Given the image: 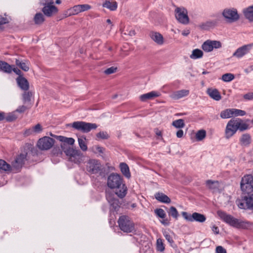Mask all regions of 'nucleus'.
Segmentation results:
<instances>
[{"label":"nucleus","mask_w":253,"mask_h":253,"mask_svg":"<svg viewBox=\"0 0 253 253\" xmlns=\"http://www.w3.org/2000/svg\"><path fill=\"white\" fill-rule=\"evenodd\" d=\"M71 125L75 129L84 133L88 132L91 129H95L97 127V126L95 124L86 123L82 121L75 122Z\"/></svg>","instance_id":"5"},{"label":"nucleus","mask_w":253,"mask_h":253,"mask_svg":"<svg viewBox=\"0 0 253 253\" xmlns=\"http://www.w3.org/2000/svg\"><path fill=\"white\" fill-rule=\"evenodd\" d=\"M190 33V31L188 30H184L182 31V35L184 36H188Z\"/></svg>","instance_id":"63"},{"label":"nucleus","mask_w":253,"mask_h":253,"mask_svg":"<svg viewBox=\"0 0 253 253\" xmlns=\"http://www.w3.org/2000/svg\"><path fill=\"white\" fill-rule=\"evenodd\" d=\"M44 20V15L40 12L37 13L34 17V21L36 25H42Z\"/></svg>","instance_id":"33"},{"label":"nucleus","mask_w":253,"mask_h":253,"mask_svg":"<svg viewBox=\"0 0 253 253\" xmlns=\"http://www.w3.org/2000/svg\"><path fill=\"white\" fill-rule=\"evenodd\" d=\"M57 137L60 141L69 145H73L75 142V140L73 138H68L62 136H58Z\"/></svg>","instance_id":"38"},{"label":"nucleus","mask_w":253,"mask_h":253,"mask_svg":"<svg viewBox=\"0 0 253 253\" xmlns=\"http://www.w3.org/2000/svg\"><path fill=\"white\" fill-rule=\"evenodd\" d=\"M189 93V90L182 89L172 92L170 97L174 100H177L183 97L187 96Z\"/></svg>","instance_id":"22"},{"label":"nucleus","mask_w":253,"mask_h":253,"mask_svg":"<svg viewBox=\"0 0 253 253\" xmlns=\"http://www.w3.org/2000/svg\"><path fill=\"white\" fill-rule=\"evenodd\" d=\"M217 213L221 219L235 228L239 229H248L251 226L250 222L236 218L222 211H218Z\"/></svg>","instance_id":"2"},{"label":"nucleus","mask_w":253,"mask_h":253,"mask_svg":"<svg viewBox=\"0 0 253 253\" xmlns=\"http://www.w3.org/2000/svg\"><path fill=\"white\" fill-rule=\"evenodd\" d=\"M32 128L34 133H39L42 130V126L40 124H37Z\"/></svg>","instance_id":"50"},{"label":"nucleus","mask_w":253,"mask_h":253,"mask_svg":"<svg viewBox=\"0 0 253 253\" xmlns=\"http://www.w3.org/2000/svg\"><path fill=\"white\" fill-rule=\"evenodd\" d=\"M207 93L211 98L216 101H219L221 98L219 92L216 88H208L207 90Z\"/></svg>","instance_id":"24"},{"label":"nucleus","mask_w":253,"mask_h":253,"mask_svg":"<svg viewBox=\"0 0 253 253\" xmlns=\"http://www.w3.org/2000/svg\"><path fill=\"white\" fill-rule=\"evenodd\" d=\"M12 71L14 73H15L16 74L19 75V76H21L20 74L21 73V72L19 69H18L17 68H12Z\"/></svg>","instance_id":"62"},{"label":"nucleus","mask_w":253,"mask_h":253,"mask_svg":"<svg viewBox=\"0 0 253 253\" xmlns=\"http://www.w3.org/2000/svg\"><path fill=\"white\" fill-rule=\"evenodd\" d=\"M95 149L96 151L100 153H103L104 151V148L99 146H96Z\"/></svg>","instance_id":"58"},{"label":"nucleus","mask_w":253,"mask_h":253,"mask_svg":"<svg viewBox=\"0 0 253 253\" xmlns=\"http://www.w3.org/2000/svg\"><path fill=\"white\" fill-rule=\"evenodd\" d=\"M18 86L22 90L27 91L29 88V84L28 80L22 76H19L16 79Z\"/></svg>","instance_id":"20"},{"label":"nucleus","mask_w":253,"mask_h":253,"mask_svg":"<svg viewBox=\"0 0 253 253\" xmlns=\"http://www.w3.org/2000/svg\"><path fill=\"white\" fill-rule=\"evenodd\" d=\"M157 200L162 203L169 204L171 202L170 198L162 192H158L155 194Z\"/></svg>","instance_id":"25"},{"label":"nucleus","mask_w":253,"mask_h":253,"mask_svg":"<svg viewBox=\"0 0 253 253\" xmlns=\"http://www.w3.org/2000/svg\"><path fill=\"white\" fill-rule=\"evenodd\" d=\"M169 215L171 216L173 218L177 219L179 216V214L176 209L172 206L170 207L169 210L168 211Z\"/></svg>","instance_id":"39"},{"label":"nucleus","mask_w":253,"mask_h":253,"mask_svg":"<svg viewBox=\"0 0 253 253\" xmlns=\"http://www.w3.org/2000/svg\"><path fill=\"white\" fill-rule=\"evenodd\" d=\"M106 199L110 205L111 208L115 211L118 210L119 206L118 199L115 197V194L112 193H107L106 195Z\"/></svg>","instance_id":"17"},{"label":"nucleus","mask_w":253,"mask_h":253,"mask_svg":"<svg viewBox=\"0 0 253 253\" xmlns=\"http://www.w3.org/2000/svg\"><path fill=\"white\" fill-rule=\"evenodd\" d=\"M206 136V131L204 129L198 130L196 133V138L198 141L203 140Z\"/></svg>","instance_id":"40"},{"label":"nucleus","mask_w":253,"mask_h":253,"mask_svg":"<svg viewBox=\"0 0 253 253\" xmlns=\"http://www.w3.org/2000/svg\"><path fill=\"white\" fill-rule=\"evenodd\" d=\"M181 214L185 220L190 222L196 221L203 223L206 220V217L204 214L196 212H193L191 214L187 212L183 211Z\"/></svg>","instance_id":"10"},{"label":"nucleus","mask_w":253,"mask_h":253,"mask_svg":"<svg viewBox=\"0 0 253 253\" xmlns=\"http://www.w3.org/2000/svg\"><path fill=\"white\" fill-rule=\"evenodd\" d=\"M203 56V52L199 49H195L192 51L190 57L191 59H196L202 58Z\"/></svg>","instance_id":"36"},{"label":"nucleus","mask_w":253,"mask_h":253,"mask_svg":"<svg viewBox=\"0 0 253 253\" xmlns=\"http://www.w3.org/2000/svg\"><path fill=\"white\" fill-rule=\"evenodd\" d=\"M107 185L111 189H116L115 194L120 198L126 194L127 187L123 182V178L118 174L113 173L108 176Z\"/></svg>","instance_id":"1"},{"label":"nucleus","mask_w":253,"mask_h":253,"mask_svg":"<svg viewBox=\"0 0 253 253\" xmlns=\"http://www.w3.org/2000/svg\"><path fill=\"white\" fill-rule=\"evenodd\" d=\"M0 70L6 73H11L12 71V68L7 63L0 60Z\"/></svg>","instance_id":"29"},{"label":"nucleus","mask_w":253,"mask_h":253,"mask_svg":"<svg viewBox=\"0 0 253 253\" xmlns=\"http://www.w3.org/2000/svg\"><path fill=\"white\" fill-rule=\"evenodd\" d=\"M234 79V76L231 73H226L222 75V80L225 82H229Z\"/></svg>","instance_id":"45"},{"label":"nucleus","mask_w":253,"mask_h":253,"mask_svg":"<svg viewBox=\"0 0 253 253\" xmlns=\"http://www.w3.org/2000/svg\"><path fill=\"white\" fill-rule=\"evenodd\" d=\"M183 135V131L182 129H179L176 132V136L178 138H181Z\"/></svg>","instance_id":"59"},{"label":"nucleus","mask_w":253,"mask_h":253,"mask_svg":"<svg viewBox=\"0 0 253 253\" xmlns=\"http://www.w3.org/2000/svg\"><path fill=\"white\" fill-rule=\"evenodd\" d=\"M244 15L250 22L253 21V5L249 6L244 10Z\"/></svg>","instance_id":"30"},{"label":"nucleus","mask_w":253,"mask_h":253,"mask_svg":"<svg viewBox=\"0 0 253 253\" xmlns=\"http://www.w3.org/2000/svg\"><path fill=\"white\" fill-rule=\"evenodd\" d=\"M234 119H231L227 124L225 129V137L229 139L232 137L238 130Z\"/></svg>","instance_id":"13"},{"label":"nucleus","mask_w":253,"mask_h":253,"mask_svg":"<svg viewBox=\"0 0 253 253\" xmlns=\"http://www.w3.org/2000/svg\"><path fill=\"white\" fill-rule=\"evenodd\" d=\"M78 142L81 149L84 151H85L87 149V147L85 142V140L81 138H78Z\"/></svg>","instance_id":"46"},{"label":"nucleus","mask_w":253,"mask_h":253,"mask_svg":"<svg viewBox=\"0 0 253 253\" xmlns=\"http://www.w3.org/2000/svg\"><path fill=\"white\" fill-rule=\"evenodd\" d=\"M241 189L243 192L248 194L253 191V176L252 175H247L242 178Z\"/></svg>","instance_id":"8"},{"label":"nucleus","mask_w":253,"mask_h":253,"mask_svg":"<svg viewBox=\"0 0 253 253\" xmlns=\"http://www.w3.org/2000/svg\"><path fill=\"white\" fill-rule=\"evenodd\" d=\"M91 6L87 4H78L71 7L65 11L64 15L65 17H67L72 15H75L79 13L87 11L91 9Z\"/></svg>","instance_id":"7"},{"label":"nucleus","mask_w":253,"mask_h":253,"mask_svg":"<svg viewBox=\"0 0 253 253\" xmlns=\"http://www.w3.org/2000/svg\"><path fill=\"white\" fill-rule=\"evenodd\" d=\"M238 206L241 209H253V194L245 197L243 202L239 203Z\"/></svg>","instance_id":"18"},{"label":"nucleus","mask_w":253,"mask_h":253,"mask_svg":"<svg viewBox=\"0 0 253 253\" xmlns=\"http://www.w3.org/2000/svg\"><path fill=\"white\" fill-rule=\"evenodd\" d=\"M86 168L89 172L96 173L101 169V164L96 160H90L87 162Z\"/></svg>","instance_id":"15"},{"label":"nucleus","mask_w":253,"mask_h":253,"mask_svg":"<svg viewBox=\"0 0 253 253\" xmlns=\"http://www.w3.org/2000/svg\"><path fill=\"white\" fill-rule=\"evenodd\" d=\"M15 63L17 66H19L21 69L24 71H28L29 70V63L27 61L22 62L20 60L16 59Z\"/></svg>","instance_id":"35"},{"label":"nucleus","mask_w":253,"mask_h":253,"mask_svg":"<svg viewBox=\"0 0 253 253\" xmlns=\"http://www.w3.org/2000/svg\"><path fill=\"white\" fill-rule=\"evenodd\" d=\"M103 6L110 10L114 11L117 9L118 4L116 1H106L103 4Z\"/></svg>","instance_id":"34"},{"label":"nucleus","mask_w":253,"mask_h":253,"mask_svg":"<svg viewBox=\"0 0 253 253\" xmlns=\"http://www.w3.org/2000/svg\"><path fill=\"white\" fill-rule=\"evenodd\" d=\"M253 46V43L244 45L239 47L233 54V56L237 58H241L250 51Z\"/></svg>","instance_id":"14"},{"label":"nucleus","mask_w":253,"mask_h":253,"mask_svg":"<svg viewBox=\"0 0 253 253\" xmlns=\"http://www.w3.org/2000/svg\"><path fill=\"white\" fill-rule=\"evenodd\" d=\"M206 184L209 189L212 190L213 192L218 191L219 188V183L218 181L208 180L206 181Z\"/></svg>","instance_id":"26"},{"label":"nucleus","mask_w":253,"mask_h":253,"mask_svg":"<svg viewBox=\"0 0 253 253\" xmlns=\"http://www.w3.org/2000/svg\"><path fill=\"white\" fill-rule=\"evenodd\" d=\"M52 153L54 155H58L59 154L61 155L62 152L60 151L59 148H54L52 150Z\"/></svg>","instance_id":"57"},{"label":"nucleus","mask_w":253,"mask_h":253,"mask_svg":"<svg viewBox=\"0 0 253 253\" xmlns=\"http://www.w3.org/2000/svg\"><path fill=\"white\" fill-rule=\"evenodd\" d=\"M222 15L228 22H233L239 19L237 9L235 8H226L222 12Z\"/></svg>","instance_id":"11"},{"label":"nucleus","mask_w":253,"mask_h":253,"mask_svg":"<svg viewBox=\"0 0 253 253\" xmlns=\"http://www.w3.org/2000/svg\"><path fill=\"white\" fill-rule=\"evenodd\" d=\"M238 129L240 131H244L248 129L249 125L243 122V121L239 118L234 119Z\"/></svg>","instance_id":"27"},{"label":"nucleus","mask_w":253,"mask_h":253,"mask_svg":"<svg viewBox=\"0 0 253 253\" xmlns=\"http://www.w3.org/2000/svg\"><path fill=\"white\" fill-rule=\"evenodd\" d=\"M149 36L151 39L158 45H162L164 43V39L162 34L156 32H151Z\"/></svg>","instance_id":"21"},{"label":"nucleus","mask_w":253,"mask_h":253,"mask_svg":"<svg viewBox=\"0 0 253 253\" xmlns=\"http://www.w3.org/2000/svg\"><path fill=\"white\" fill-rule=\"evenodd\" d=\"M172 125L173 126L178 128H183L185 126L184 121L182 119H178L173 121Z\"/></svg>","instance_id":"42"},{"label":"nucleus","mask_w":253,"mask_h":253,"mask_svg":"<svg viewBox=\"0 0 253 253\" xmlns=\"http://www.w3.org/2000/svg\"><path fill=\"white\" fill-rule=\"evenodd\" d=\"M4 113L0 112V121L4 120L5 119Z\"/></svg>","instance_id":"64"},{"label":"nucleus","mask_w":253,"mask_h":253,"mask_svg":"<svg viewBox=\"0 0 253 253\" xmlns=\"http://www.w3.org/2000/svg\"><path fill=\"white\" fill-rule=\"evenodd\" d=\"M216 253H226V250L223 248L222 246H217L216 248Z\"/></svg>","instance_id":"54"},{"label":"nucleus","mask_w":253,"mask_h":253,"mask_svg":"<svg viewBox=\"0 0 253 253\" xmlns=\"http://www.w3.org/2000/svg\"><path fill=\"white\" fill-rule=\"evenodd\" d=\"M220 116L222 119H228L234 116V108L227 109L222 111Z\"/></svg>","instance_id":"31"},{"label":"nucleus","mask_w":253,"mask_h":253,"mask_svg":"<svg viewBox=\"0 0 253 253\" xmlns=\"http://www.w3.org/2000/svg\"><path fill=\"white\" fill-rule=\"evenodd\" d=\"M53 2L51 1L45 4L42 9V11L45 15L47 17H51L53 14L58 12L57 8L53 5Z\"/></svg>","instance_id":"16"},{"label":"nucleus","mask_w":253,"mask_h":253,"mask_svg":"<svg viewBox=\"0 0 253 253\" xmlns=\"http://www.w3.org/2000/svg\"><path fill=\"white\" fill-rule=\"evenodd\" d=\"M117 68L114 67H111L105 70L104 73L107 75H110L116 72Z\"/></svg>","instance_id":"52"},{"label":"nucleus","mask_w":253,"mask_h":253,"mask_svg":"<svg viewBox=\"0 0 253 253\" xmlns=\"http://www.w3.org/2000/svg\"><path fill=\"white\" fill-rule=\"evenodd\" d=\"M8 23V20L7 18L2 17L0 15V25H3Z\"/></svg>","instance_id":"56"},{"label":"nucleus","mask_w":253,"mask_h":253,"mask_svg":"<svg viewBox=\"0 0 253 253\" xmlns=\"http://www.w3.org/2000/svg\"><path fill=\"white\" fill-rule=\"evenodd\" d=\"M222 46L220 42L214 40H208L206 41L202 45V49L206 52L212 51L213 49H218Z\"/></svg>","instance_id":"12"},{"label":"nucleus","mask_w":253,"mask_h":253,"mask_svg":"<svg viewBox=\"0 0 253 253\" xmlns=\"http://www.w3.org/2000/svg\"><path fill=\"white\" fill-rule=\"evenodd\" d=\"M33 133H33V129H32V127L26 130L25 132V134L27 136L29 135L32 134H33Z\"/></svg>","instance_id":"60"},{"label":"nucleus","mask_w":253,"mask_h":253,"mask_svg":"<svg viewBox=\"0 0 253 253\" xmlns=\"http://www.w3.org/2000/svg\"><path fill=\"white\" fill-rule=\"evenodd\" d=\"M27 155V153H24L18 155L12 164L13 167L17 169L21 168L24 164Z\"/></svg>","instance_id":"19"},{"label":"nucleus","mask_w":253,"mask_h":253,"mask_svg":"<svg viewBox=\"0 0 253 253\" xmlns=\"http://www.w3.org/2000/svg\"><path fill=\"white\" fill-rule=\"evenodd\" d=\"M17 118V116L16 114V112H12L11 113H9L5 117V119L7 122H12L15 121Z\"/></svg>","instance_id":"44"},{"label":"nucleus","mask_w":253,"mask_h":253,"mask_svg":"<svg viewBox=\"0 0 253 253\" xmlns=\"http://www.w3.org/2000/svg\"><path fill=\"white\" fill-rule=\"evenodd\" d=\"M157 250L159 251L163 252L164 249L165 247L163 244V240L161 239H158L157 240Z\"/></svg>","instance_id":"49"},{"label":"nucleus","mask_w":253,"mask_h":253,"mask_svg":"<svg viewBox=\"0 0 253 253\" xmlns=\"http://www.w3.org/2000/svg\"><path fill=\"white\" fill-rule=\"evenodd\" d=\"M246 114L245 111L234 108V116H243Z\"/></svg>","instance_id":"51"},{"label":"nucleus","mask_w":253,"mask_h":253,"mask_svg":"<svg viewBox=\"0 0 253 253\" xmlns=\"http://www.w3.org/2000/svg\"><path fill=\"white\" fill-rule=\"evenodd\" d=\"M96 139L99 140L100 139H108L110 135L106 131H100L96 134Z\"/></svg>","instance_id":"41"},{"label":"nucleus","mask_w":253,"mask_h":253,"mask_svg":"<svg viewBox=\"0 0 253 253\" xmlns=\"http://www.w3.org/2000/svg\"><path fill=\"white\" fill-rule=\"evenodd\" d=\"M55 140L48 136H44L38 141L37 146L41 150H48L53 146Z\"/></svg>","instance_id":"9"},{"label":"nucleus","mask_w":253,"mask_h":253,"mask_svg":"<svg viewBox=\"0 0 253 253\" xmlns=\"http://www.w3.org/2000/svg\"><path fill=\"white\" fill-rule=\"evenodd\" d=\"M118 223L120 229L124 232L131 233L135 230L134 223L127 216H121Z\"/></svg>","instance_id":"3"},{"label":"nucleus","mask_w":253,"mask_h":253,"mask_svg":"<svg viewBox=\"0 0 253 253\" xmlns=\"http://www.w3.org/2000/svg\"><path fill=\"white\" fill-rule=\"evenodd\" d=\"M160 96V93L157 91H152L150 92L143 94L140 96L139 98L143 102L146 101L148 100L152 99L155 97Z\"/></svg>","instance_id":"23"},{"label":"nucleus","mask_w":253,"mask_h":253,"mask_svg":"<svg viewBox=\"0 0 253 253\" xmlns=\"http://www.w3.org/2000/svg\"><path fill=\"white\" fill-rule=\"evenodd\" d=\"M240 142L241 145L248 146L251 142V135L248 133L243 134L240 138Z\"/></svg>","instance_id":"28"},{"label":"nucleus","mask_w":253,"mask_h":253,"mask_svg":"<svg viewBox=\"0 0 253 253\" xmlns=\"http://www.w3.org/2000/svg\"><path fill=\"white\" fill-rule=\"evenodd\" d=\"M32 96V93L31 91H25L23 95V101L24 103L30 102L31 100V97Z\"/></svg>","instance_id":"43"},{"label":"nucleus","mask_w":253,"mask_h":253,"mask_svg":"<svg viewBox=\"0 0 253 253\" xmlns=\"http://www.w3.org/2000/svg\"><path fill=\"white\" fill-rule=\"evenodd\" d=\"M244 98L247 100L253 99V92H250L244 95Z\"/></svg>","instance_id":"55"},{"label":"nucleus","mask_w":253,"mask_h":253,"mask_svg":"<svg viewBox=\"0 0 253 253\" xmlns=\"http://www.w3.org/2000/svg\"><path fill=\"white\" fill-rule=\"evenodd\" d=\"M27 109V108L26 107V106H25L24 105L20 106L15 110V112L20 113H23Z\"/></svg>","instance_id":"53"},{"label":"nucleus","mask_w":253,"mask_h":253,"mask_svg":"<svg viewBox=\"0 0 253 253\" xmlns=\"http://www.w3.org/2000/svg\"><path fill=\"white\" fill-rule=\"evenodd\" d=\"M155 214L161 218H165L166 216V214L164 210L162 209H157L155 210Z\"/></svg>","instance_id":"47"},{"label":"nucleus","mask_w":253,"mask_h":253,"mask_svg":"<svg viewBox=\"0 0 253 253\" xmlns=\"http://www.w3.org/2000/svg\"><path fill=\"white\" fill-rule=\"evenodd\" d=\"M212 230L215 232L216 234H218L219 233V229L218 227L216 226H213L212 228Z\"/></svg>","instance_id":"61"},{"label":"nucleus","mask_w":253,"mask_h":253,"mask_svg":"<svg viewBox=\"0 0 253 253\" xmlns=\"http://www.w3.org/2000/svg\"><path fill=\"white\" fill-rule=\"evenodd\" d=\"M121 172L127 178H130L131 175L129 172V169L128 166L124 163H122L120 165Z\"/></svg>","instance_id":"32"},{"label":"nucleus","mask_w":253,"mask_h":253,"mask_svg":"<svg viewBox=\"0 0 253 253\" xmlns=\"http://www.w3.org/2000/svg\"><path fill=\"white\" fill-rule=\"evenodd\" d=\"M0 169L4 171H10L11 170V166L7 164L5 161L0 160Z\"/></svg>","instance_id":"37"},{"label":"nucleus","mask_w":253,"mask_h":253,"mask_svg":"<svg viewBox=\"0 0 253 253\" xmlns=\"http://www.w3.org/2000/svg\"><path fill=\"white\" fill-rule=\"evenodd\" d=\"M163 235L166 240L169 242V243L171 245L174 243L172 237L169 232L165 231L163 232Z\"/></svg>","instance_id":"48"},{"label":"nucleus","mask_w":253,"mask_h":253,"mask_svg":"<svg viewBox=\"0 0 253 253\" xmlns=\"http://www.w3.org/2000/svg\"><path fill=\"white\" fill-rule=\"evenodd\" d=\"M174 14L176 19L180 23L187 24L189 22L187 10L183 6L174 5Z\"/></svg>","instance_id":"4"},{"label":"nucleus","mask_w":253,"mask_h":253,"mask_svg":"<svg viewBox=\"0 0 253 253\" xmlns=\"http://www.w3.org/2000/svg\"><path fill=\"white\" fill-rule=\"evenodd\" d=\"M65 144H61V147L65 154L67 156H69L70 160L75 163H79L82 160L83 154L81 152L78 150L74 149L72 148L69 147L65 149Z\"/></svg>","instance_id":"6"}]
</instances>
